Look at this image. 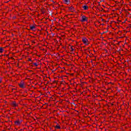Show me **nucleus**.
I'll list each match as a JSON object with an SVG mask.
<instances>
[{"mask_svg": "<svg viewBox=\"0 0 131 131\" xmlns=\"http://www.w3.org/2000/svg\"><path fill=\"white\" fill-rule=\"evenodd\" d=\"M82 41L84 45H85L86 46H88V45H90V42L89 41V40L85 37H83L82 38Z\"/></svg>", "mask_w": 131, "mask_h": 131, "instance_id": "1", "label": "nucleus"}, {"mask_svg": "<svg viewBox=\"0 0 131 131\" xmlns=\"http://www.w3.org/2000/svg\"><path fill=\"white\" fill-rule=\"evenodd\" d=\"M18 85L20 89H25V83L24 80H21L18 84Z\"/></svg>", "mask_w": 131, "mask_h": 131, "instance_id": "2", "label": "nucleus"}, {"mask_svg": "<svg viewBox=\"0 0 131 131\" xmlns=\"http://www.w3.org/2000/svg\"><path fill=\"white\" fill-rule=\"evenodd\" d=\"M89 20V17L83 15L81 17V22H88Z\"/></svg>", "mask_w": 131, "mask_h": 131, "instance_id": "3", "label": "nucleus"}, {"mask_svg": "<svg viewBox=\"0 0 131 131\" xmlns=\"http://www.w3.org/2000/svg\"><path fill=\"white\" fill-rule=\"evenodd\" d=\"M30 30H32V31H36V27L34 25H30Z\"/></svg>", "mask_w": 131, "mask_h": 131, "instance_id": "4", "label": "nucleus"}, {"mask_svg": "<svg viewBox=\"0 0 131 131\" xmlns=\"http://www.w3.org/2000/svg\"><path fill=\"white\" fill-rule=\"evenodd\" d=\"M21 124V121H20V120L17 119L15 121H14V125H20Z\"/></svg>", "mask_w": 131, "mask_h": 131, "instance_id": "5", "label": "nucleus"}, {"mask_svg": "<svg viewBox=\"0 0 131 131\" xmlns=\"http://www.w3.org/2000/svg\"><path fill=\"white\" fill-rule=\"evenodd\" d=\"M39 65V63L37 62H32L31 63V66H32V67H37V66H38Z\"/></svg>", "mask_w": 131, "mask_h": 131, "instance_id": "6", "label": "nucleus"}, {"mask_svg": "<svg viewBox=\"0 0 131 131\" xmlns=\"http://www.w3.org/2000/svg\"><path fill=\"white\" fill-rule=\"evenodd\" d=\"M11 105L12 107H18V103H17L16 101H14L12 102Z\"/></svg>", "mask_w": 131, "mask_h": 131, "instance_id": "7", "label": "nucleus"}, {"mask_svg": "<svg viewBox=\"0 0 131 131\" xmlns=\"http://www.w3.org/2000/svg\"><path fill=\"white\" fill-rule=\"evenodd\" d=\"M69 11L73 13L74 12V7L73 6L68 7Z\"/></svg>", "mask_w": 131, "mask_h": 131, "instance_id": "8", "label": "nucleus"}, {"mask_svg": "<svg viewBox=\"0 0 131 131\" xmlns=\"http://www.w3.org/2000/svg\"><path fill=\"white\" fill-rule=\"evenodd\" d=\"M82 8L84 11H88L89 10V6L88 5L82 6Z\"/></svg>", "mask_w": 131, "mask_h": 131, "instance_id": "9", "label": "nucleus"}, {"mask_svg": "<svg viewBox=\"0 0 131 131\" xmlns=\"http://www.w3.org/2000/svg\"><path fill=\"white\" fill-rule=\"evenodd\" d=\"M62 2L66 5H69L70 4V0H62Z\"/></svg>", "mask_w": 131, "mask_h": 131, "instance_id": "10", "label": "nucleus"}, {"mask_svg": "<svg viewBox=\"0 0 131 131\" xmlns=\"http://www.w3.org/2000/svg\"><path fill=\"white\" fill-rule=\"evenodd\" d=\"M54 128H55V129H60L61 126H60V124H57L56 125L54 126Z\"/></svg>", "mask_w": 131, "mask_h": 131, "instance_id": "11", "label": "nucleus"}, {"mask_svg": "<svg viewBox=\"0 0 131 131\" xmlns=\"http://www.w3.org/2000/svg\"><path fill=\"white\" fill-rule=\"evenodd\" d=\"M108 86H110L109 89H110L111 85H114V83H112V82H107L106 83Z\"/></svg>", "mask_w": 131, "mask_h": 131, "instance_id": "12", "label": "nucleus"}, {"mask_svg": "<svg viewBox=\"0 0 131 131\" xmlns=\"http://www.w3.org/2000/svg\"><path fill=\"white\" fill-rule=\"evenodd\" d=\"M42 107H43V109H46V108L48 107V103H45L42 105Z\"/></svg>", "mask_w": 131, "mask_h": 131, "instance_id": "13", "label": "nucleus"}, {"mask_svg": "<svg viewBox=\"0 0 131 131\" xmlns=\"http://www.w3.org/2000/svg\"><path fill=\"white\" fill-rule=\"evenodd\" d=\"M4 53V48L0 47V53Z\"/></svg>", "mask_w": 131, "mask_h": 131, "instance_id": "14", "label": "nucleus"}, {"mask_svg": "<svg viewBox=\"0 0 131 131\" xmlns=\"http://www.w3.org/2000/svg\"><path fill=\"white\" fill-rule=\"evenodd\" d=\"M9 89H11V92H13V91H14V90H15V89H13V86L11 85H9Z\"/></svg>", "mask_w": 131, "mask_h": 131, "instance_id": "15", "label": "nucleus"}, {"mask_svg": "<svg viewBox=\"0 0 131 131\" xmlns=\"http://www.w3.org/2000/svg\"><path fill=\"white\" fill-rule=\"evenodd\" d=\"M71 52H73L74 51V46H71Z\"/></svg>", "mask_w": 131, "mask_h": 131, "instance_id": "16", "label": "nucleus"}, {"mask_svg": "<svg viewBox=\"0 0 131 131\" xmlns=\"http://www.w3.org/2000/svg\"><path fill=\"white\" fill-rule=\"evenodd\" d=\"M5 57H6V58H8V59H10V56H9V54H6L5 55Z\"/></svg>", "mask_w": 131, "mask_h": 131, "instance_id": "17", "label": "nucleus"}, {"mask_svg": "<svg viewBox=\"0 0 131 131\" xmlns=\"http://www.w3.org/2000/svg\"><path fill=\"white\" fill-rule=\"evenodd\" d=\"M39 48L40 51H45V48H43V47H39Z\"/></svg>", "mask_w": 131, "mask_h": 131, "instance_id": "18", "label": "nucleus"}, {"mask_svg": "<svg viewBox=\"0 0 131 131\" xmlns=\"http://www.w3.org/2000/svg\"><path fill=\"white\" fill-rule=\"evenodd\" d=\"M3 82V78H2V77H0V84L2 83Z\"/></svg>", "mask_w": 131, "mask_h": 131, "instance_id": "19", "label": "nucleus"}, {"mask_svg": "<svg viewBox=\"0 0 131 131\" xmlns=\"http://www.w3.org/2000/svg\"><path fill=\"white\" fill-rule=\"evenodd\" d=\"M101 11H104V12H106V11H105V9H103V8H101Z\"/></svg>", "mask_w": 131, "mask_h": 131, "instance_id": "20", "label": "nucleus"}, {"mask_svg": "<svg viewBox=\"0 0 131 131\" xmlns=\"http://www.w3.org/2000/svg\"><path fill=\"white\" fill-rule=\"evenodd\" d=\"M10 59H12V60L14 59V58L13 57H10Z\"/></svg>", "mask_w": 131, "mask_h": 131, "instance_id": "21", "label": "nucleus"}, {"mask_svg": "<svg viewBox=\"0 0 131 131\" xmlns=\"http://www.w3.org/2000/svg\"><path fill=\"white\" fill-rule=\"evenodd\" d=\"M32 42L33 43H35V42L34 41H32Z\"/></svg>", "mask_w": 131, "mask_h": 131, "instance_id": "22", "label": "nucleus"}, {"mask_svg": "<svg viewBox=\"0 0 131 131\" xmlns=\"http://www.w3.org/2000/svg\"><path fill=\"white\" fill-rule=\"evenodd\" d=\"M29 61H31V59H29Z\"/></svg>", "mask_w": 131, "mask_h": 131, "instance_id": "23", "label": "nucleus"}]
</instances>
